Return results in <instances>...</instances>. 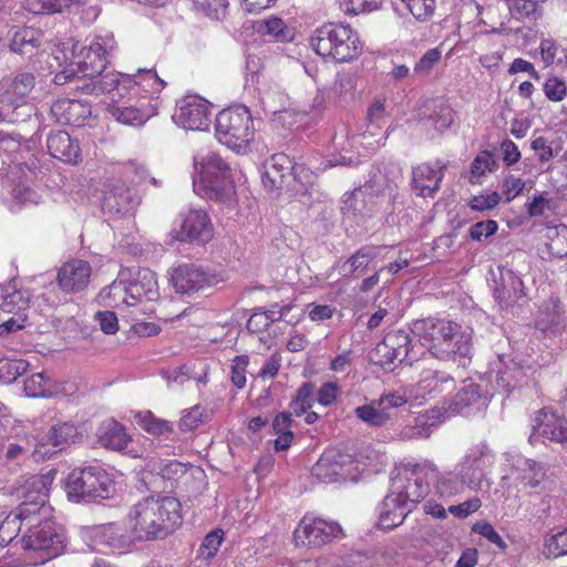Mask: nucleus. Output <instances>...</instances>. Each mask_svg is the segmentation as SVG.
Instances as JSON below:
<instances>
[{"label":"nucleus","instance_id":"obj_1","mask_svg":"<svg viewBox=\"0 0 567 567\" xmlns=\"http://www.w3.org/2000/svg\"><path fill=\"white\" fill-rule=\"evenodd\" d=\"M412 332L430 354L465 367L473 353V330L444 319L427 317L413 322Z\"/></svg>","mask_w":567,"mask_h":567},{"label":"nucleus","instance_id":"obj_2","mask_svg":"<svg viewBox=\"0 0 567 567\" xmlns=\"http://www.w3.org/2000/svg\"><path fill=\"white\" fill-rule=\"evenodd\" d=\"M181 503L173 496L151 495L127 513V525L136 542L165 539L182 525Z\"/></svg>","mask_w":567,"mask_h":567},{"label":"nucleus","instance_id":"obj_3","mask_svg":"<svg viewBox=\"0 0 567 567\" xmlns=\"http://www.w3.org/2000/svg\"><path fill=\"white\" fill-rule=\"evenodd\" d=\"M194 190L212 200L227 202L235 195L230 166L215 152L194 156Z\"/></svg>","mask_w":567,"mask_h":567},{"label":"nucleus","instance_id":"obj_4","mask_svg":"<svg viewBox=\"0 0 567 567\" xmlns=\"http://www.w3.org/2000/svg\"><path fill=\"white\" fill-rule=\"evenodd\" d=\"M309 42L318 55L336 62L352 61L362 51L358 33L350 25L341 23H326L317 28Z\"/></svg>","mask_w":567,"mask_h":567},{"label":"nucleus","instance_id":"obj_5","mask_svg":"<svg viewBox=\"0 0 567 567\" xmlns=\"http://www.w3.org/2000/svg\"><path fill=\"white\" fill-rule=\"evenodd\" d=\"M148 178L147 171L136 163L127 164L120 177L105 184L102 207L112 214L131 213L138 204L134 187L141 186Z\"/></svg>","mask_w":567,"mask_h":567},{"label":"nucleus","instance_id":"obj_6","mask_svg":"<svg viewBox=\"0 0 567 567\" xmlns=\"http://www.w3.org/2000/svg\"><path fill=\"white\" fill-rule=\"evenodd\" d=\"M65 491L73 502L107 499L114 493V483L101 465L74 468L66 478Z\"/></svg>","mask_w":567,"mask_h":567},{"label":"nucleus","instance_id":"obj_7","mask_svg":"<svg viewBox=\"0 0 567 567\" xmlns=\"http://www.w3.org/2000/svg\"><path fill=\"white\" fill-rule=\"evenodd\" d=\"M255 130L249 110L244 105L224 109L216 115L217 140L234 151L245 148L254 137Z\"/></svg>","mask_w":567,"mask_h":567},{"label":"nucleus","instance_id":"obj_8","mask_svg":"<svg viewBox=\"0 0 567 567\" xmlns=\"http://www.w3.org/2000/svg\"><path fill=\"white\" fill-rule=\"evenodd\" d=\"M116 49L117 42L112 32L97 33L89 45L81 48L78 60L71 61V64H76L84 78H94L105 71Z\"/></svg>","mask_w":567,"mask_h":567},{"label":"nucleus","instance_id":"obj_9","mask_svg":"<svg viewBox=\"0 0 567 567\" xmlns=\"http://www.w3.org/2000/svg\"><path fill=\"white\" fill-rule=\"evenodd\" d=\"M64 535L58 529L51 519L29 527L22 538V547L25 550L39 554L40 564H44L63 553Z\"/></svg>","mask_w":567,"mask_h":567},{"label":"nucleus","instance_id":"obj_10","mask_svg":"<svg viewBox=\"0 0 567 567\" xmlns=\"http://www.w3.org/2000/svg\"><path fill=\"white\" fill-rule=\"evenodd\" d=\"M434 475L431 462L416 465L409 477L393 481L392 494L400 496L401 502L412 509L429 494L430 477Z\"/></svg>","mask_w":567,"mask_h":567},{"label":"nucleus","instance_id":"obj_11","mask_svg":"<svg viewBox=\"0 0 567 567\" xmlns=\"http://www.w3.org/2000/svg\"><path fill=\"white\" fill-rule=\"evenodd\" d=\"M217 274L195 264H182L172 271L176 293L193 296L217 285Z\"/></svg>","mask_w":567,"mask_h":567},{"label":"nucleus","instance_id":"obj_12","mask_svg":"<svg viewBox=\"0 0 567 567\" xmlns=\"http://www.w3.org/2000/svg\"><path fill=\"white\" fill-rule=\"evenodd\" d=\"M112 116L120 123L133 126H141L152 116L157 114V101L146 97L132 99V95L125 93L124 99L116 100L112 97L109 105Z\"/></svg>","mask_w":567,"mask_h":567},{"label":"nucleus","instance_id":"obj_13","mask_svg":"<svg viewBox=\"0 0 567 567\" xmlns=\"http://www.w3.org/2000/svg\"><path fill=\"white\" fill-rule=\"evenodd\" d=\"M354 471L352 455L334 449L326 451L312 467V474L324 483L350 480Z\"/></svg>","mask_w":567,"mask_h":567},{"label":"nucleus","instance_id":"obj_14","mask_svg":"<svg viewBox=\"0 0 567 567\" xmlns=\"http://www.w3.org/2000/svg\"><path fill=\"white\" fill-rule=\"evenodd\" d=\"M90 547L97 549L100 546L109 547L112 550H125L135 540L127 526L125 530L117 523H109L91 527H84L81 532Z\"/></svg>","mask_w":567,"mask_h":567},{"label":"nucleus","instance_id":"obj_15","mask_svg":"<svg viewBox=\"0 0 567 567\" xmlns=\"http://www.w3.org/2000/svg\"><path fill=\"white\" fill-rule=\"evenodd\" d=\"M494 462L492 450L485 443L470 447L462 461L456 465L457 475L466 483V486L478 488L484 471Z\"/></svg>","mask_w":567,"mask_h":567},{"label":"nucleus","instance_id":"obj_16","mask_svg":"<svg viewBox=\"0 0 567 567\" xmlns=\"http://www.w3.org/2000/svg\"><path fill=\"white\" fill-rule=\"evenodd\" d=\"M175 238L179 241L205 244L214 237V227L206 210L192 208L179 214Z\"/></svg>","mask_w":567,"mask_h":567},{"label":"nucleus","instance_id":"obj_17","mask_svg":"<svg viewBox=\"0 0 567 567\" xmlns=\"http://www.w3.org/2000/svg\"><path fill=\"white\" fill-rule=\"evenodd\" d=\"M33 86L34 76L31 73H21L11 81L0 99V122L19 121L17 110L27 103Z\"/></svg>","mask_w":567,"mask_h":567},{"label":"nucleus","instance_id":"obj_18","mask_svg":"<svg viewBox=\"0 0 567 567\" xmlns=\"http://www.w3.org/2000/svg\"><path fill=\"white\" fill-rule=\"evenodd\" d=\"M339 533H341V527L338 523L306 516L295 529L293 538L297 546L321 547L337 537Z\"/></svg>","mask_w":567,"mask_h":567},{"label":"nucleus","instance_id":"obj_19","mask_svg":"<svg viewBox=\"0 0 567 567\" xmlns=\"http://www.w3.org/2000/svg\"><path fill=\"white\" fill-rule=\"evenodd\" d=\"M209 103L199 96H187L174 114L177 125L185 130L205 131L210 123Z\"/></svg>","mask_w":567,"mask_h":567},{"label":"nucleus","instance_id":"obj_20","mask_svg":"<svg viewBox=\"0 0 567 567\" xmlns=\"http://www.w3.org/2000/svg\"><path fill=\"white\" fill-rule=\"evenodd\" d=\"M131 83H133L131 74L107 72L95 75L94 78H85L84 84L76 85V89H81L83 93L96 95L115 91L113 94L114 99L115 95H118L120 99H124L125 93L128 94Z\"/></svg>","mask_w":567,"mask_h":567},{"label":"nucleus","instance_id":"obj_21","mask_svg":"<svg viewBox=\"0 0 567 567\" xmlns=\"http://www.w3.org/2000/svg\"><path fill=\"white\" fill-rule=\"evenodd\" d=\"M513 471L516 478L524 487L532 489L545 488L549 481V465L547 463L536 462L532 458L517 456L513 463Z\"/></svg>","mask_w":567,"mask_h":567},{"label":"nucleus","instance_id":"obj_22","mask_svg":"<svg viewBox=\"0 0 567 567\" xmlns=\"http://www.w3.org/2000/svg\"><path fill=\"white\" fill-rule=\"evenodd\" d=\"M91 277V266L87 261L73 259L65 262L58 271V285L65 293L83 290Z\"/></svg>","mask_w":567,"mask_h":567},{"label":"nucleus","instance_id":"obj_23","mask_svg":"<svg viewBox=\"0 0 567 567\" xmlns=\"http://www.w3.org/2000/svg\"><path fill=\"white\" fill-rule=\"evenodd\" d=\"M51 114L60 124L82 126L91 115V106L82 100L59 99L52 104Z\"/></svg>","mask_w":567,"mask_h":567},{"label":"nucleus","instance_id":"obj_24","mask_svg":"<svg viewBox=\"0 0 567 567\" xmlns=\"http://www.w3.org/2000/svg\"><path fill=\"white\" fill-rule=\"evenodd\" d=\"M534 432L567 449V420L556 413L540 410L533 420Z\"/></svg>","mask_w":567,"mask_h":567},{"label":"nucleus","instance_id":"obj_25","mask_svg":"<svg viewBox=\"0 0 567 567\" xmlns=\"http://www.w3.org/2000/svg\"><path fill=\"white\" fill-rule=\"evenodd\" d=\"M445 164L436 163L434 166L423 163L412 172L413 188L419 196L432 197L440 188L444 176Z\"/></svg>","mask_w":567,"mask_h":567},{"label":"nucleus","instance_id":"obj_26","mask_svg":"<svg viewBox=\"0 0 567 567\" xmlns=\"http://www.w3.org/2000/svg\"><path fill=\"white\" fill-rule=\"evenodd\" d=\"M525 297L522 279L511 269L501 270L499 281L494 289V298L501 309H508Z\"/></svg>","mask_w":567,"mask_h":567},{"label":"nucleus","instance_id":"obj_27","mask_svg":"<svg viewBox=\"0 0 567 567\" xmlns=\"http://www.w3.org/2000/svg\"><path fill=\"white\" fill-rule=\"evenodd\" d=\"M486 405L487 396L482 393L481 386L470 383L453 396L447 410L453 414L471 415Z\"/></svg>","mask_w":567,"mask_h":567},{"label":"nucleus","instance_id":"obj_28","mask_svg":"<svg viewBox=\"0 0 567 567\" xmlns=\"http://www.w3.org/2000/svg\"><path fill=\"white\" fill-rule=\"evenodd\" d=\"M133 83L128 86V93L132 99L146 97L147 101L154 99L158 102V94L165 86V82L157 75L156 71L151 69H137L135 74H131Z\"/></svg>","mask_w":567,"mask_h":567},{"label":"nucleus","instance_id":"obj_29","mask_svg":"<svg viewBox=\"0 0 567 567\" xmlns=\"http://www.w3.org/2000/svg\"><path fill=\"white\" fill-rule=\"evenodd\" d=\"M454 386L455 381L450 374L441 371L426 370L421 373L420 380L411 392H414L415 399H426L434 398L445 391H451Z\"/></svg>","mask_w":567,"mask_h":567},{"label":"nucleus","instance_id":"obj_30","mask_svg":"<svg viewBox=\"0 0 567 567\" xmlns=\"http://www.w3.org/2000/svg\"><path fill=\"white\" fill-rule=\"evenodd\" d=\"M127 289L131 292V305L156 300L158 287L155 272L150 269L137 270L132 279H127Z\"/></svg>","mask_w":567,"mask_h":567},{"label":"nucleus","instance_id":"obj_31","mask_svg":"<svg viewBox=\"0 0 567 567\" xmlns=\"http://www.w3.org/2000/svg\"><path fill=\"white\" fill-rule=\"evenodd\" d=\"M49 153L69 164H76L81 161V150L78 141L72 140L70 134L64 131H56L48 136Z\"/></svg>","mask_w":567,"mask_h":567},{"label":"nucleus","instance_id":"obj_32","mask_svg":"<svg viewBox=\"0 0 567 567\" xmlns=\"http://www.w3.org/2000/svg\"><path fill=\"white\" fill-rule=\"evenodd\" d=\"M411 511L410 506L401 502L400 496L391 493L385 496L379 507V526L383 529H392L401 525Z\"/></svg>","mask_w":567,"mask_h":567},{"label":"nucleus","instance_id":"obj_33","mask_svg":"<svg viewBox=\"0 0 567 567\" xmlns=\"http://www.w3.org/2000/svg\"><path fill=\"white\" fill-rule=\"evenodd\" d=\"M51 483L48 475L22 476L16 484V492L23 501L47 502Z\"/></svg>","mask_w":567,"mask_h":567},{"label":"nucleus","instance_id":"obj_34","mask_svg":"<svg viewBox=\"0 0 567 567\" xmlns=\"http://www.w3.org/2000/svg\"><path fill=\"white\" fill-rule=\"evenodd\" d=\"M78 434V429L73 423H59L52 426L50 431L41 437L40 444L37 446L35 452L42 456H49L50 454L54 453V451L49 449L42 451L43 447L51 445L52 447L62 449L64 445L73 442Z\"/></svg>","mask_w":567,"mask_h":567},{"label":"nucleus","instance_id":"obj_35","mask_svg":"<svg viewBox=\"0 0 567 567\" xmlns=\"http://www.w3.org/2000/svg\"><path fill=\"white\" fill-rule=\"evenodd\" d=\"M382 247L365 245L355 250L342 265L340 272L344 277L362 276L369 268L370 264L380 255Z\"/></svg>","mask_w":567,"mask_h":567},{"label":"nucleus","instance_id":"obj_36","mask_svg":"<svg viewBox=\"0 0 567 567\" xmlns=\"http://www.w3.org/2000/svg\"><path fill=\"white\" fill-rule=\"evenodd\" d=\"M12 513L22 525L24 524L29 528L51 519L52 507L48 504V501H22Z\"/></svg>","mask_w":567,"mask_h":567},{"label":"nucleus","instance_id":"obj_37","mask_svg":"<svg viewBox=\"0 0 567 567\" xmlns=\"http://www.w3.org/2000/svg\"><path fill=\"white\" fill-rule=\"evenodd\" d=\"M432 468L435 475L430 477V483L433 484L436 496L449 502L453 496L463 492L466 483L457 475V472H440L433 463Z\"/></svg>","mask_w":567,"mask_h":567},{"label":"nucleus","instance_id":"obj_38","mask_svg":"<svg viewBox=\"0 0 567 567\" xmlns=\"http://www.w3.org/2000/svg\"><path fill=\"white\" fill-rule=\"evenodd\" d=\"M100 301L105 307L122 308L132 307L131 292L127 289V272L122 271L117 279H115L109 287L101 290L99 293Z\"/></svg>","mask_w":567,"mask_h":567},{"label":"nucleus","instance_id":"obj_39","mask_svg":"<svg viewBox=\"0 0 567 567\" xmlns=\"http://www.w3.org/2000/svg\"><path fill=\"white\" fill-rule=\"evenodd\" d=\"M147 467L151 473L161 476L164 481L171 482V487H173L174 482L185 477L189 471L190 476H194V468L192 466L176 460L151 458L147 462Z\"/></svg>","mask_w":567,"mask_h":567},{"label":"nucleus","instance_id":"obj_40","mask_svg":"<svg viewBox=\"0 0 567 567\" xmlns=\"http://www.w3.org/2000/svg\"><path fill=\"white\" fill-rule=\"evenodd\" d=\"M99 442L109 450L122 451L131 441L125 427L117 421L110 419L104 421L97 432Z\"/></svg>","mask_w":567,"mask_h":567},{"label":"nucleus","instance_id":"obj_41","mask_svg":"<svg viewBox=\"0 0 567 567\" xmlns=\"http://www.w3.org/2000/svg\"><path fill=\"white\" fill-rule=\"evenodd\" d=\"M42 38L40 30L30 27L17 28L12 31L10 49L22 55H32L40 47Z\"/></svg>","mask_w":567,"mask_h":567},{"label":"nucleus","instance_id":"obj_42","mask_svg":"<svg viewBox=\"0 0 567 567\" xmlns=\"http://www.w3.org/2000/svg\"><path fill=\"white\" fill-rule=\"evenodd\" d=\"M27 453L25 444L0 441V483L8 480V474L11 472L9 463L20 461Z\"/></svg>","mask_w":567,"mask_h":567},{"label":"nucleus","instance_id":"obj_43","mask_svg":"<svg viewBox=\"0 0 567 567\" xmlns=\"http://www.w3.org/2000/svg\"><path fill=\"white\" fill-rule=\"evenodd\" d=\"M86 0H28V10L35 14H52L69 11L72 7H80Z\"/></svg>","mask_w":567,"mask_h":567},{"label":"nucleus","instance_id":"obj_44","mask_svg":"<svg viewBox=\"0 0 567 567\" xmlns=\"http://www.w3.org/2000/svg\"><path fill=\"white\" fill-rule=\"evenodd\" d=\"M332 142L333 147L339 154L332 155V158L328 159L329 166L351 165L352 163H357V157L354 152L351 150L352 145L348 141V134L344 128L333 137Z\"/></svg>","mask_w":567,"mask_h":567},{"label":"nucleus","instance_id":"obj_45","mask_svg":"<svg viewBox=\"0 0 567 567\" xmlns=\"http://www.w3.org/2000/svg\"><path fill=\"white\" fill-rule=\"evenodd\" d=\"M24 392L32 398H50L55 394L51 379L43 372L33 373L24 381Z\"/></svg>","mask_w":567,"mask_h":567},{"label":"nucleus","instance_id":"obj_46","mask_svg":"<svg viewBox=\"0 0 567 567\" xmlns=\"http://www.w3.org/2000/svg\"><path fill=\"white\" fill-rule=\"evenodd\" d=\"M354 413L358 419L370 426H381L391 417L390 412L383 411V409L378 405V400L373 401L371 404L358 406Z\"/></svg>","mask_w":567,"mask_h":567},{"label":"nucleus","instance_id":"obj_47","mask_svg":"<svg viewBox=\"0 0 567 567\" xmlns=\"http://www.w3.org/2000/svg\"><path fill=\"white\" fill-rule=\"evenodd\" d=\"M135 419L141 429L152 435L159 436L172 432V425L168 421L156 417L150 411L137 413Z\"/></svg>","mask_w":567,"mask_h":567},{"label":"nucleus","instance_id":"obj_48","mask_svg":"<svg viewBox=\"0 0 567 567\" xmlns=\"http://www.w3.org/2000/svg\"><path fill=\"white\" fill-rule=\"evenodd\" d=\"M495 167L496 162L493 154L488 151H482L472 162L470 183L480 184V178L486 173L493 172Z\"/></svg>","mask_w":567,"mask_h":567},{"label":"nucleus","instance_id":"obj_49","mask_svg":"<svg viewBox=\"0 0 567 567\" xmlns=\"http://www.w3.org/2000/svg\"><path fill=\"white\" fill-rule=\"evenodd\" d=\"M429 120L436 131L444 132L451 127L454 121V111L449 103L439 101L434 104L433 112L429 116Z\"/></svg>","mask_w":567,"mask_h":567},{"label":"nucleus","instance_id":"obj_50","mask_svg":"<svg viewBox=\"0 0 567 567\" xmlns=\"http://www.w3.org/2000/svg\"><path fill=\"white\" fill-rule=\"evenodd\" d=\"M29 308V296L27 291L13 290L3 296L0 309L4 313H24Z\"/></svg>","mask_w":567,"mask_h":567},{"label":"nucleus","instance_id":"obj_51","mask_svg":"<svg viewBox=\"0 0 567 567\" xmlns=\"http://www.w3.org/2000/svg\"><path fill=\"white\" fill-rule=\"evenodd\" d=\"M29 369V362L23 359H7L0 361V379L4 383H12Z\"/></svg>","mask_w":567,"mask_h":567},{"label":"nucleus","instance_id":"obj_52","mask_svg":"<svg viewBox=\"0 0 567 567\" xmlns=\"http://www.w3.org/2000/svg\"><path fill=\"white\" fill-rule=\"evenodd\" d=\"M544 554L553 558L567 555V527L545 538Z\"/></svg>","mask_w":567,"mask_h":567},{"label":"nucleus","instance_id":"obj_53","mask_svg":"<svg viewBox=\"0 0 567 567\" xmlns=\"http://www.w3.org/2000/svg\"><path fill=\"white\" fill-rule=\"evenodd\" d=\"M383 341L392 347L395 352L404 360L411 352V338L410 334L403 330H394L386 333Z\"/></svg>","mask_w":567,"mask_h":567},{"label":"nucleus","instance_id":"obj_54","mask_svg":"<svg viewBox=\"0 0 567 567\" xmlns=\"http://www.w3.org/2000/svg\"><path fill=\"white\" fill-rule=\"evenodd\" d=\"M13 431L14 420L8 412L6 405L0 403V441L6 443H21L25 444L28 447V444L24 442V440H18L13 437Z\"/></svg>","mask_w":567,"mask_h":567},{"label":"nucleus","instance_id":"obj_55","mask_svg":"<svg viewBox=\"0 0 567 567\" xmlns=\"http://www.w3.org/2000/svg\"><path fill=\"white\" fill-rule=\"evenodd\" d=\"M21 522L11 512L0 524V545H9L20 533Z\"/></svg>","mask_w":567,"mask_h":567},{"label":"nucleus","instance_id":"obj_56","mask_svg":"<svg viewBox=\"0 0 567 567\" xmlns=\"http://www.w3.org/2000/svg\"><path fill=\"white\" fill-rule=\"evenodd\" d=\"M409 11L420 21L429 20L435 9V0H403Z\"/></svg>","mask_w":567,"mask_h":567},{"label":"nucleus","instance_id":"obj_57","mask_svg":"<svg viewBox=\"0 0 567 567\" xmlns=\"http://www.w3.org/2000/svg\"><path fill=\"white\" fill-rule=\"evenodd\" d=\"M374 360L375 363L380 364L383 369L390 368L395 361H403L395 350L389 347L383 340L379 342L374 349Z\"/></svg>","mask_w":567,"mask_h":567},{"label":"nucleus","instance_id":"obj_58","mask_svg":"<svg viewBox=\"0 0 567 567\" xmlns=\"http://www.w3.org/2000/svg\"><path fill=\"white\" fill-rule=\"evenodd\" d=\"M501 202V195L497 192H492L489 194H480L473 196L468 206L476 212H487L494 209Z\"/></svg>","mask_w":567,"mask_h":567},{"label":"nucleus","instance_id":"obj_59","mask_svg":"<svg viewBox=\"0 0 567 567\" xmlns=\"http://www.w3.org/2000/svg\"><path fill=\"white\" fill-rule=\"evenodd\" d=\"M511 8L516 12L518 19L536 21L542 17V9L534 0H516L514 6Z\"/></svg>","mask_w":567,"mask_h":567},{"label":"nucleus","instance_id":"obj_60","mask_svg":"<svg viewBox=\"0 0 567 567\" xmlns=\"http://www.w3.org/2000/svg\"><path fill=\"white\" fill-rule=\"evenodd\" d=\"M223 539L224 534L220 529L208 533L199 547L200 555L206 559L214 557L218 551Z\"/></svg>","mask_w":567,"mask_h":567},{"label":"nucleus","instance_id":"obj_61","mask_svg":"<svg viewBox=\"0 0 567 567\" xmlns=\"http://www.w3.org/2000/svg\"><path fill=\"white\" fill-rule=\"evenodd\" d=\"M497 229V221L488 219L473 224L468 229V234L473 240L483 241L484 239L493 236Z\"/></svg>","mask_w":567,"mask_h":567},{"label":"nucleus","instance_id":"obj_62","mask_svg":"<svg viewBox=\"0 0 567 567\" xmlns=\"http://www.w3.org/2000/svg\"><path fill=\"white\" fill-rule=\"evenodd\" d=\"M249 359L247 355H237L231 364L230 380L237 389L246 385V373Z\"/></svg>","mask_w":567,"mask_h":567},{"label":"nucleus","instance_id":"obj_63","mask_svg":"<svg viewBox=\"0 0 567 567\" xmlns=\"http://www.w3.org/2000/svg\"><path fill=\"white\" fill-rule=\"evenodd\" d=\"M441 51L439 49H430L427 50L422 58L414 65V74L416 75H427L433 66L440 61Z\"/></svg>","mask_w":567,"mask_h":567},{"label":"nucleus","instance_id":"obj_64","mask_svg":"<svg viewBox=\"0 0 567 567\" xmlns=\"http://www.w3.org/2000/svg\"><path fill=\"white\" fill-rule=\"evenodd\" d=\"M544 92L548 100L559 102L567 95V85L563 80L549 78L544 84Z\"/></svg>","mask_w":567,"mask_h":567}]
</instances>
